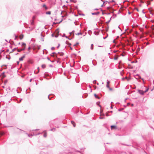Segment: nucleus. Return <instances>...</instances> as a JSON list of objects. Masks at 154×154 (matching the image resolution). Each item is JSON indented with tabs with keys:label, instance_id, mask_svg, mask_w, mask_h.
Instances as JSON below:
<instances>
[{
	"label": "nucleus",
	"instance_id": "2f4dec72",
	"mask_svg": "<svg viewBox=\"0 0 154 154\" xmlns=\"http://www.w3.org/2000/svg\"><path fill=\"white\" fill-rule=\"evenodd\" d=\"M17 62V63L18 64L19 63V62Z\"/></svg>",
	"mask_w": 154,
	"mask_h": 154
},
{
	"label": "nucleus",
	"instance_id": "e433bc0d",
	"mask_svg": "<svg viewBox=\"0 0 154 154\" xmlns=\"http://www.w3.org/2000/svg\"><path fill=\"white\" fill-rule=\"evenodd\" d=\"M112 108V106H111V108Z\"/></svg>",
	"mask_w": 154,
	"mask_h": 154
},
{
	"label": "nucleus",
	"instance_id": "20e7f679",
	"mask_svg": "<svg viewBox=\"0 0 154 154\" xmlns=\"http://www.w3.org/2000/svg\"><path fill=\"white\" fill-rule=\"evenodd\" d=\"M25 57V55H24L22 57L19 58V60L20 61L23 60V59Z\"/></svg>",
	"mask_w": 154,
	"mask_h": 154
},
{
	"label": "nucleus",
	"instance_id": "c85d7f7f",
	"mask_svg": "<svg viewBox=\"0 0 154 154\" xmlns=\"http://www.w3.org/2000/svg\"><path fill=\"white\" fill-rule=\"evenodd\" d=\"M59 46H60V45H59L57 47V48H58L59 47Z\"/></svg>",
	"mask_w": 154,
	"mask_h": 154
},
{
	"label": "nucleus",
	"instance_id": "412c9836",
	"mask_svg": "<svg viewBox=\"0 0 154 154\" xmlns=\"http://www.w3.org/2000/svg\"><path fill=\"white\" fill-rule=\"evenodd\" d=\"M148 88L146 90L144 91V93L148 91Z\"/></svg>",
	"mask_w": 154,
	"mask_h": 154
},
{
	"label": "nucleus",
	"instance_id": "aec40b11",
	"mask_svg": "<svg viewBox=\"0 0 154 154\" xmlns=\"http://www.w3.org/2000/svg\"><path fill=\"white\" fill-rule=\"evenodd\" d=\"M109 88V90L110 91H112V88H110L109 87V88Z\"/></svg>",
	"mask_w": 154,
	"mask_h": 154
},
{
	"label": "nucleus",
	"instance_id": "7ed1b4c3",
	"mask_svg": "<svg viewBox=\"0 0 154 154\" xmlns=\"http://www.w3.org/2000/svg\"><path fill=\"white\" fill-rule=\"evenodd\" d=\"M142 95H143L145 93L143 91L141 90H139L138 91Z\"/></svg>",
	"mask_w": 154,
	"mask_h": 154
},
{
	"label": "nucleus",
	"instance_id": "bb28decb",
	"mask_svg": "<svg viewBox=\"0 0 154 154\" xmlns=\"http://www.w3.org/2000/svg\"><path fill=\"white\" fill-rule=\"evenodd\" d=\"M135 33L137 34H138V32H136Z\"/></svg>",
	"mask_w": 154,
	"mask_h": 154
},
{
	"label": "nucleus",
	"instance_id": "f704fd0d",
	"mask_svg": "<svg viewBox=\"0 0 154 154\" xmlns=\"http://www.w3.org/2000/svg\"><path fill=\"white\" fill-rule=\"evenodd\" d=\"M54 35V34H52V35L53 36Z\"/></svg>",
	"mask_w": 154,
	"mask_h": 154
},
{
	"label": "nucleus",
	"instance_id": "58836bf2",
	"mask_svg": "<svg viewBox=\"0 0 154 154\" xmlns=\"http://www.w3.org/2000/svg\"><path fill=\"white\" fill-rule=\"evenodd\" d=\"M77 44V43H76L75 44V45H76Z\"/></svg>",
	"mask_w": 154,
	"mask_h": 154
},
{
	"label": "nucleus",
	"instance_id": "39448f33",
	"mask_svg": "<svg viewBox=\"0 0 154 154\" xmlns=\"http://www.w3.org/2000/svg\"><path fill=\"white\" fill-rule=\"evenodd\" d=\"M122 66H124L122 64L121 62H119V67H122Z\"/></svg>",
	"mask_w": 154,
	"mask_h": 154
},
{
	"label": "nucleus",
	"instance_id": "7c9ffc66",
	"mask_svg": "<svg viewBox=\"0 0 154 154\" xmlns=\"http://www.w3.org/2000/svg\"><path fill=\"white\" fill-rule=\"evenodd\" d=\"M22 48H24V46H22Z\"/></svg>",
	"mask_w": 154,
	"mask_h": 154
},
{
	"label": "nucleus",
	"instance_id": "6ab92c4d",
	"mask_svg": "<svg viewBox=\"0 0 154 154\" xmlns=\"http://www.w3.org/2000/svg\"><path fill=\"white\" fill-rule=\"evenodd\" d=\"M21 131V130L19 129H17V132H20V131Z\"/></svg>",
	"mask_w": 154,
	"mask_h": 154
},
{
	"label": "nucleus",
	"instance_id": "423d86ee",
	"mask_svg": "<svg viewBox=\"0 0 154 154\" xmlns=\"http://www.w3.org/2000/svg\"><path fill=\"white\" fill-rule=\"evenodd\" d=\"M119 58V57L118 55H115L114 56V59L115 60H117Z\"/></svg>",
	"mask_w": 154,
	"mask_h": 154
},
{
	"label": "nucleus",
	"instance_id": "b1692460",
	"mask_svg": "<svg viewBox=\"0 0 154 154\" xmlns=\"http://www.w3.org/2000/svg\"><path fill=\"white\" fill-rule=\"evenodd\" d=\"M58 35H55V37H58Z\"/></svg>",
	"mask_w": 154,
	"mask_h": 154
},
{
	"label": "nucleus",
	"instance_id": "dca6fc26",
	"mask_svg": "<svg viewBox=\"0 0 154 154\" xmlns=\"http://www.w3.org/2000/svg\"><path fill=\"white\" fill-rule=\"evenodd\" d=\"M38 72H35V73H38L39 71V68H37Z\"/></svg>",
	"mask_w": 154,
	"mask_h": 154
},
{
	"label": "nucleus",
	"instance_id": "4c0bfd02",
	"mask_svg": "<svg viewBox=\"0 0 154 154\" xmlns=\"http://www.w3.org/2000/svg\"><path fill=\"white\" fill-rule=\"evenodd\" d=\"M64 17L63 16H62V17Z\"/></svg>",
	"mask_w": 154,
	"mask_h": 154
},
{
	"label": "nucleus",
	"instance_id": "f03ea898",
	"mask_svg": "<svg viewBox=\"0 0 154 154\" xmlns=\"http://www.w3.org/2000/svg\"><path fill=\"white\" fill-rule=\"evenodd\" d=\"M111 128L112 130H116L117 129V127L116 125H113L111 126Z\"/></svg>",
	"mask_w": 154,
	"mask_h": 154
},
{
	"label": "nucleus",
	"instance_id": "1a4fd4ad",
	"mask_svg": "<svg viewBox=\"0 0 154 154\" xmlns=\"http://www.w3.org/2000/svg\"><path fill=\"white\" fill-rule=\"evenodd\" d=\"M23 37V35L21 34L19 36V38L20 40L22 39Z\"/></svg>",
	"mask_w": 154,
	"mask_h": 154
},
{
	"label": "nucleus",
	"instance_id": "473e14b6",
	"mask_svg": "<svg viewBox=\"0 0 154 154\" xmlns=\"http://www.w3.org/2000/svg\"><path fill=\"white\" fill-rule=\"evenodd\" d=\"M139 78L140 79V78H141V77H139Z\"/></svg>",
	"mask_w": 154,
	"mask_h": 154
},
{
	"label": "nucleus",
	"instance_id": "c9c22d12",
	"mask_svg": "<svg viewBox=\"0 0 154 154\" xmlns=\"http://www.w3.org/2000/svg\"><path fill=\"white\" fill-rule=\"evenodd\" d=\"M127 77H125V79H127Z\"/></svg>",
	"mask_w": 154,
	"mask_h": 154
},
{
	"label": "nucleus",
	"instance_id": "c756f323",
	"mask_svg": "<svg viewBox=\"0 0 154 154\" xmlns=\"http://www.w3.org/2000/svg\"><path fill=\"white\" fill-rule=\"evenodd\" d=\"M42 67H43V66H43V65H42Z\"/></svg>",
	"mask_w": 154,
	"mask_h": 154
},
{
	"label": "nucleus",
	"instance_id": "4be33fe9",
	"mask_svg": "<svg viewBox=\"0 0 154 154\" xmlns=\"http://www.w3.org/2000/svg\"><path fill=\"white\" fill-rule=\"evenodd\" d=\"M63 13H64V14H65V15H67V14H66V12H63Z\"/></svg>",
	"mask_w": 154,
	"mask_h": 154
},
{
	"label": "nucleus",
	"instance_id": "4468645a",
	"mask_svg": "<svg viewBox=\"0 0 154 154\" xmlns=\"http://www.w3.org/2000/svg\"><path fill=\"white\" fill-rule=\"evenodd\" d=\"M91 49H93V44L91 45Z\"/></svg>",
	"mask_w": 154,
	"mask_h": 154
},
{
	"label": "nucleus",
	"instance_id": "5701e85b",
	"mask_svg": "<svg viewBox=\"0 0 154 154\" xmlns=\"http://www.w3.org/2000/svg\"><path fill=\"white\" fill-rule=\"evenodd\" d=\"M30 49H31V48L30 47H29V48H28V51H29Z\"/></svg>",
	"mask_w": 154,
	"mask_h": 154
},
{
	"label": "nucleus",
	"instance_id": "a211bd4d",
	"mask_svg": "<svg viewBox=\"0 0 154 154\" xmlns=\"http://www.w3.org/2000/svg\"><path fill=\"white\" fill-rule=\"evenodd\" d=\"M35 18V16H34L32 17V20H34Z\"/></svg>",
	"mask_w": 154,
	"mask_h": 154
},
{
	"label": "nucleus",
	"instance_id": "f257e3e1",
	"mask_svg": "<svg viewBox=\"0 0 154 154\" xmlns=\"http://www.w3.org/2000/svg\"><path fill=\"white\" fill-rule=\"evenodd\" d=\"M22 46H24V48L20 50L18 49L17 51L18 52H20L21 51L24 50L25 49L26 47V44L25 43H23L22 44Z\"/></svg>",
	"mask_w": 154,
	"mask_h": 154
},
{
	"label": "nucleus",
	"instance_id": "f3484780",
	"mask_svg": "<svg viewBox=\"0 0 154 154\" xmlns=\"http://www.w3.org/2000/svg\"><path fill=\"white\" fill-rule=\"evenodd\" d=\"M44 137H46L47 136V134L46 133H45L44 135Z\"/></svg>",
	"mask_w": 154,
	"mask_h": 154
},
{
	"label": "nucleus",
	"instance_id": "6e6552de",
	"mask_svg": "<svg viewBox=\"0 0 154 154\" xmlns=\"http://www.w3.org/2000/svg\"><path fill=\"white\" fill-rule=\"evenodd\" d=\"M109 83H110V82L109 81H108L107 82L106 87L108 88H109Z\"/></svg>",
	"mask_w": 154,
	"mask_h": 154
},
{
	"label": "nucleus",
	"instance_id": "a878e982",
	"mask_svg": "<svg viewBox=\"0 0 154 154\" xmlns=\"http://www.w3.org/2000/svg\"><path fill=\"white\" fill-rule=\"evenodd\" d=\"M99 118H100V119H103V118H102V117H99Z\"/></svg>",
	"mask_w": 154,
	"mask_h": 154
},
{
	"label": "nucleus",
	"instance_id": "9b49d317",
	"mask_svg": "<svg viewBox=\"0 0 154 154\" xmlns=\"http://www.w3.org/2000/svg\"><path fill=\"white\" fill-rule=\"evenodd\" d=\"M94 96L96 98H98V99H99V97H98V95H97L96 94H94Z\"/></svg>",
	"mask_w": 154,
	"mask_h": 154
},
{
	"label": "nucleus",
	"instance_id": "2eb2a0df",
	"mask_svg": "<svg viewBox=\"0 0 154 154\" xmlns=\"http://www.w3.org/2000/svg\"><path fill=\"white\" fill-rule=\"evenodd\" d=\"M77 35H82V32L78 33Z\"/></svg>",
	"mask_w": 154,
	"mask_h": 154
},
{
	"label": "nucleus",
	"instance_id": "393cba45",
	"mask_svg": "<svg viewBox=\"0 0 154 154\" xmlns=\"http://www.w3.org/2000/svg\"><path fill=\"white\" fill-rule=\"evenodd\" d=\"M151 21L153 23L154 22V20H152Z\"/></svg>",
	"mask_w": 154,
	"mask_h": 154
},
{
	"label": "nucleus",
	"instance_id": "9d476101",
	"mask_svg": "<svg viewBox=\"0 0 154 154\" xmlns=\"http://www.w3.org/2000/svg\"><path fill=\"white\" fill-rule=\"evenodd\" d=\"M31 24L32 25H33L34 24V20H32L31 21Z\"/></svg>",
	"mask_w": 154,
	"mask_h": 154
},
{
	"label": "nucleus",
	"instance_id": "ddd939ff",
	"mask_svg": "<svg viewBox=\"0 0 154 154\" xmlns=\"http://www.w3.org/2000/svg\"><path fill=\"white\" fill-rule=\"evenodd\" d=\"M46 14H49L50 15L51 14V11H48L46 13Z\"/></svg>",
	"mask_w": 154,
	"mask_h": 154
},
{
	"label": "nucleus",
	"instance_id": "72a5a7b5",
	"mask_svg": "<svg viewBox=\"0 0 154 154\" xmlns=\"http://www.w3.org/2000/svg\"><path fill=\"white\" fill-rule=\"evenodd\" d=\"M70 48L71 50L72 49V48L71 47H70Z\"/></svg>",
	"mask_w": 154,
	"mask_h": 154
},
{
	"label": "nucleus",
	"instance_id": "0eeeda50",
	"mask_svg": "<svg viewBox=\"0 0 154 154\" xmlns=\"http://www.w3.org/2000/svg\"><path fill=\"white\" fill-rule=\"evenodd\" d=\"M71 122V123L73 125V126L74 127H75L76 125L75 123L73 121H72Z\"/></svg>",
	"mask_w": 154,
	"mask_h": 154
},
{
	"label": "nucleus",
	"instance_id": "cd10ccee",
	"mask_svg": "<svg viewBox=\"0 0 154 154\" xmlns=\"http://www.w3.org/2000/svg\"><path fill=\"white\" fill-rule=\"evenodd\" d=\"M106 116H108V114H107V113H106Z\"/></svg>",
	"mask_w": 154,
	"mask_h": 154
},
{
	"label": "nucleus",
	"instance_id": "f8f14e48",
	"mask_svg": "<svg viewBox=\"0 0 154 154\" xmlns=\"http://www.w3.org/2000/svg\"><path fill=\"white\" fill-rule=\"evenodd\" d=\"M43 7L45 8V9H48V8L47 7V6H46L45 5V4L43 5Z\"/></svg>",
	"mask_w": 154,
	"mask_h": 154
}]
</instances>
